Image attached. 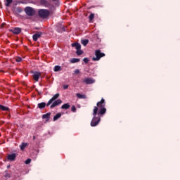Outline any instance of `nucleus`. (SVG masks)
<instances>
[{
    "label": "nucleus",
    "instance_id": "f257e3e1",
    "mask_svg": "<svg viewBox=\"0 0 180 180\" xmlns=\"http://www.w3.org/2000/svg\"><path fill=\"white\" fill-rule=\"evenodd\" d=\"M106 113V108H105V99L102 98L100 102L97 103V106L94 107L93 115H105Z\"/></svg>",
    "mask_w": 180,
    "mask_h": 180
},
{
    "label": "nucleus",
    "instance_id": "f03ea898",
    "mask_svg": "<svg viewBox=\"0 0 180 180\" xmlns=\"http://www.w3.org/2000/svg\"><path fill=\"white\" fill-rule=\"evenodd\" d=\"M60 96V94H55L46 103V106H50L51 105V109H53V108H56V106H58V105H61L63 103V101L61 99H58V98ZM58 99V100H56Z\"/></svg>",
    "mask_w": 180,
    "mask_h": 180
},
{
    "label": "nucleus",
    "instance_id": "7ed1b4c3",
    "mask_svg": "<svg viewBox=\"0 0 180 180\" xmlns=\"http://www.w3.org/2000/svg\"><path fill=\"white\" fill-rule=\"evenodd\" d=\"M96 57L92 58L93 61H99L102 57H105V53L101 52L100 50H96L95 51Z\"/></svg>",
    "mask_w": 180,
    "mask_h": 180
},
{
    "label": "nucleus",
    "instance_id": "20e7f679",
    "mask_svg": "<svg viewBox=\"0 0 180 180\" xmlns=\"http://www.w3.org/2000/svg\"><path fill=\"white\" fill-rule=\"evenodd\" d=\"M40 18H42L43 19H46L50 15V11L48 10L41 9L38 12Z\"/></svg>",
    "mask_w": 180,
    "mask_h": 180
},
{
    "label": "nucleus",
    "instance_id": "39448f33",
    "mask_svg": "<svg viewBox=\"0 0 180 180\" xmlns=\"http://www.w3.org/2000/svg\"><path fill=\"white\" fill-rule=\"evenodd\" d=\"M99 122H101V117H94L91 122V126L92 127H95V126H98L99 124Z\"/></svg>",
    "mask_w": 180,
    "mask_h": 180
},
{
    "label": "nucleus",
    "instance_id": "423d86ee",
    "mask_svg": "<svg viewBox=\"0 0 180 180\" xmlns=\"http://www.w3.org/2000/svg\"><path fill=\"white\" fill-rule=\"evenodd\" d=\"M83 82L86 85H91V84H95V79L91 77H86L83 79Z\"/></svg>",
    "mask_w": 180,
    "mask_h": 180
},
{
    "label": "nucleus",
    "instance_id": "0eeeda50",
    "mask_svg": "<svg viewBox=\"0 0 180 180\" xmlns=\"http://www.w3.org/2000/svg\"><path fill=\"white\" fill-rule=\"evenodd\" d=\"M25 13L29 16H33L34 15V10H33L31 7H27L25 9Z\"/></svg>",
    "mask_w": 180,
    "mask_h": 180
},
{
    "label": "nucleus",
    "instance_id": "6e6552de",
    "mask_svg": "<svg viewBox=\"0 0 180 180\" xmlns=\"http://www.w3.org/2000/svg\"><path fill=\"white\" fill-rule=\"evenodd\" d=\"M40 77H41V73L39 72H34L32 76V78L34 80L36 81V82H37L39 81V78H40Z\"/></svg>",
    "mask_w": 180,
    "mask_h": 180
},
{
    "label": "nucleus",
    "instance_id": "1a4fd4ad",
    "mask_svg": "<svg viewBox=\"0 0 180 180\" xmlns=\"http://www.w3.org/2000/svg\"><path fill=\"white\" fill-rule=\"evenodd\" d=\"M40 37H41V32H37L33 35L32 39L34 41H37V39H40Z\"/></svg>",
    "mask_w": 180,
    "mask_h": 180
},
{
    "label": "nucleus",
    "instance_id": "9d476101",
    "mask_svg": "<svg viewBox=\"0 0 180 180\" xmlns=\"http://www.w3.org/2000/svg\"><path fill=\"white\" fill-rule=\"evenodd\" d=\"M10 32H12L14 34H19V33L22 32V30L19 27H15L13 30H11Z\"/></svg>",
    "mask_w": 180,
    "mask_h": 180
},
{
    "label": "nucleus",
    "instance_id": "9b49d317",
    "mask_svg": "<svg viewBox=\"0 0 180 180\" xmlns=\"http://www.w3.org/2000/svg\"><path fill=\"white\" fill-rule=\"evenodd\" d=\"M76 96L79 98V99H86V96L85 94H81L79 93H77L76 94Z\"/></svg>",
    "mask_w": 180,
    "mask_h": 180
},
{
    "label": "nucleus",
    "instance_id": "f8f14e48",
    "mask_svg": "<svg viewBox=\"0 0 180 180\" xmlns=\"http://www.w3.org/2000/svg\"><path fill=\"white\" fill-rule=\"evenodd\" d=\"M16 158V154L13 153L8 155V160H10V161H13Z\"/></svg>",
    "mask_w": 180,
    "mask_h": 180
},
{
    "label": "nucleus",
    "instance_id": "ddd939ff",
    "mask_svg": "<svg viewBox=\"0 0 180 180\" xmlns=\"http://www.w3.org/2000/svg\"><path fill=\"white\" fill-rule=\"evenodd\" d=\"M72 47H75L76 50H79L81 49V44L79 43L72 44Z\"/></svg>",
    "mask_w": 180,
    "mask_h": 180
},
{
    "label": "nucleus",
    "instance_id": "4468645a",
    "mask_svg": "<svg viewBox=\"0 0 180 180\" xmlns=\"http://www.w3.org/2000/svg\"><path fill=\"white\" fill-rule=\"evenodd\" d=\"M70 63H71L72 64H75V63H79V58H72V59L70 60Z\"/></svg>",
    "mask_w": 180,
    "mask_h": 180
},
{
    "label": "nucleus",
    "instance_id": "2eb2a0df",
    "mask_svg": "<svg viewBox=\"0 0 180 180\" xmlns=\"http://www.w3.org/2000/svg\"><path fill=\"white\" fill-rule=\"evenodd\" d=\"M61 117V113H58L53 117V121L58 120Z\"/></svg>",
    "mask_w": 180,
    "mask_h": 180
},
{
    "label": "nucleus",
    "instance_id": "dca6fc26",
    "mask_svg": "<svg viewBox=\"0 0 180 180\" xmlns=\"http://www.w3.org/2000/svg\"><path fill=\"white\" fill-rule=\"evenodd\" d=\"M38 108H39V109H43L44 108H46V103H40L38 104Z\"/></svg>",
    "mask_w": 180,
    "mask_h": 180
},
{
    "label": "nucleus",
    "instance_id": "f3484780",
    "mask_svg": "<svg viewBox=\"0 0 180 180\" xmlns=\"http://www.w3.org/2000/svg\"><path fill=\"white\" fill-rule=\"evenodd\" d=\"M50 115L51 113H46L42 115L43 119H46V120H49L50 119Z\"/></svg>",
    "mask_w": 180,
    "mask_h": 180
},
{
    "label": "nucleus",
    "instance_id": "a211bd4d",
    "mask_svg": "<svg viewBox=\"0 0 180 180\" xmlns=\"http://www.w3.org/2000/svg\"><path fill=\"white\" fill-rule=\"evenodd\" d=\"M53 71H55V72H58V71H61V66L56 65L54 67Z\"/></svg>",
    "mask_w": 180,
    "mask_h": 180
},
{
    "label": "nucleus",
    "instance_id": "6ab92c4d",
    "mask_svg": "<svg viewBox=\"0 0 180 180\" xmlns=\"http://www.w3.org/2000/svg\"><path fill=\"white\" fill-rule=\"evenodd\" d=\"M82 44H83V46H86V44H88V43H89V41L88 39H82L81 41Z\"/></svg>",
    "mask_w": 180,
    "mask_h": 180
},
{
    "label": "nucleus",
    "instance_id": "aec40b11",
    "mask_svg": "<svg viewBox=\"0 0 180 180\" xmlns=\"http://www.w3.org/2000/svg\"><path fill=\"white\" fill-rule=\"evenodd\" d=\"M70 104L69 103H65L61 106V109H69Z\"/></svg>",
    "mask_w": 180,
    "mask_h": 180
},
{
    "label": "nucleus",
    "instance_id": "412c9836",
    "mask_svg": "<svg viewBox=\"0 0 180 180\" xmlns=\"http://www.w3.org/2000/svg\"><path fill=\"white\" fill-rule=\"evenodd\" d=\"M26 147H27V143H25L20 146V150L22 151L25 150V148H26Z\"/></svg>",
    "mask_w": 180,
    "mask_h": 180
},
{
    "label": "nucleus",
    "instance_id": "4be33fe9",
    "mask_svg": "<svg viewBox=\"0 0 180 180\" xmlns=\"http://www.w3.org/2000/svg\"><path fill=\"white\" fill-rule=\"evenodd\" d=\"M95 18V14L94 13H91L89 17V19L90 20V22H92V20H94Z\"/></svg>",
    "mask_w": 180,
    "mask_h": 180
},
{
    "label": "nucleus",
    "instance_id": "5701e85b",
    "mask_svg": "<svg viewBox=\"0 0 180 180\" xmlns=\"http://www.w3.org/2000/svg\"><path fill=\"white\" fill-rule=\"evenodd\" d=\"M40 4H41V5H44V6H47V0H41Z\"/></svg>",
    "mask_w": 180,
    "mask_h": 180
},
{
    "label": "nucleus",
    "instance_id": "b1692460",
    "mask_svg": "<svg viewBox=\"0 0 180 180\" xmlns=\"http://www.w3.org/2000/svg\"><path fill=\"white\" fill-rule=\"evenodd\" d=\"M76 53H77V56H81L83 54L84 52L81 50V49H79L77 50Z\"/></svg>",
    "mask_w": 180,
    "mask_h": 180
},
{
    "label": "nucleus",
    "instance_id": "393cba45",
    "mask_svg": "<svg viewBox=\"0 0 180 180\" xmlns=\"http://www.w3.org/2000/svg\"><path fill=\"white\" fill-rule=\"evenodd\" d=\"M12 4V0H6V6H9Z\"/></svg>",
    "mask_w": 180,
    "mask_h": 180
},
{
    "label": "nucleus",
    "instance_id": "a878e982",
    "mask_svg": "<svg viewBox=\"0 0 180 180\" xmlns=\"http://www.w3.org/2000/svg\"><path fill=\"white\" fill-rule=\"evenodd\" d=\"M0 109L1 110H8V108H6V107H5V106H4L2 105H0Z\"/></svg>",
    "mask_w": 180,
    "mask_h": 180
},
{
    "label": "nucleus",
    "instance_id": "bb28decb",
    "mask_svg": "<svg viewBox=\"0 0 180 180\" xmlns=\"http://www.w3.org/2000/svg\"><path fill=\"white\" fill-rule=\"evenodd\" d=\"M15 61H17V63H20V61H22V58H20V57L16 58Z\"/></svg>",
    "mask_w": 180,
    "mask_h": 180
},
{
    "label": "nucleus",
    "instance_id": "cd10ccee",
    "mask_svg": "<svg viewBox=\"0 0 180 180\" xmlns=\"http://www.w3.org/2000/svg\"><path fill=\"white\" fill-rule=\"evenodd\" d=\"M83 61L86 63L88 64V63L89 62V60L88 59V58H84L83 59Z\"/></svg>",
    "mask_w": 180,
    "mask_h": 180
},
{
    "label": "nucleus",
    "instance_id": "c85d7f7f",
    "mask_svg": "<svg viewBox=\"0 0 180 180\" xmlns=\"http://www.w3.org/2000/svg\"><path fill=\"white\" fill-rule=\"evenodd\" d=\"M72 112H77V108L74 105L72 106Z\"/></svg>",
    "mask_w": 180,
    "mask_h": 180
},
{
    "label": "nucleus",
    "instance_id": "c756f323",
    "mask_svg": "<svg viewBox=\"0 0 180 180\" xmlns=\"http://www.w3.org/2000/svg\"><path fill=\"white\" fill-rule=\"evenodd\" d=\"M30 162H32V160H30V159H27V160L25 161V164H27V165L30 164Z\"/></svg>",
    "mask_w": 180,
    "mask_h": 180
},
{
    "label": "nucleus",
    "instance_id": "7c9ffc66",
    "mask_svg": "<svg viewBox=\"0 0 180 180\" xmlns=\"http://www.w3.org/2000/svg\"><path fill=\"white\" fill-rule=\"evenodd\" d=\"M63 89H68V84L63 85Z\"/></svg>",
    "mask_w": 180,
    "mask_h": 180
},
{
    "label": "nucleus",
    "instance_id": "2f4dec72",
    "mask_svg": "<svg viewBox=\"0 0 180 180\" xmlns=\"http://www.w3.org/2000/svg\"><path fill=\"white\" fill-rule=\"evenodd\" d=\"M75 74H79V70H78V69L75 70Z\"/></svg>",
    "mask_w": 180,
    "mask_h": 180
}]
</instances>
